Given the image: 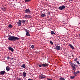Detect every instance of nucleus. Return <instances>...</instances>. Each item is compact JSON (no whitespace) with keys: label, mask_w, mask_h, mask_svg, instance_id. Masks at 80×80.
<instances>
[{"label":"nucleus","mask_w":80,"mask_h":80,"mask_svg":"<svg viewBox=\"0 0 80 80\" xmlns=\"http://www.w3.org/2000/svg\"><path fill=\"white\" fill-rule=\"evenodd\" d=\"M8 40L9 41H13V42H15V41H17V40H19V38L12 36H8Z\"/></svg>","instance_id":"nucleus-1"},{"label":"nucleus","mask_w":80,"mask_h":80,"mask_svg":"<svg viewBox=\"0 0 80 80\" xmlns=\"http://www.w3.org/2000/svg\"><path fill=\"white\" fill-rule=\"evenodd\" d=\"M65 8V6L64 5L61 6L59 7V9L60 10H62Z\"/></svg>","instance_id":"nucleus-2"},{"label":"nucleus","mask_w":80,"mask_h":80,"mask_svg":"<svg viewBox=\"0 0 80 80\" xmlns=\"http://www.w3.org/2000/svg\"><path fill=\"white\" fill-rule=\"evenodd\" d=\"M56 50H62V47L59 46H57L55 48Z\"/></svg>","instance_id":"nucleus-3"},{"label":"nucleus","mask_w":80,"mask_h":80,"mask_svg":"<svg viewBox=\"0 0 80 80\" xmlns=\"http://www.w3.org/2000/svg\"><path fill=\"white\" fill-rule=\"evenodd\" d=\"M39 78H41V79L45 78H46V76L43 75L41 74L39 76Z\"/></svg>","instance_id":"nucleus-4"},{"label":"nucleus","mask_w":80,"mask_h":80,"mask_svg":"<svg viewBox=\"0 0 80 80\" xmlns=\"http://www.w3.org/2000/svg\"><path fill=\"white\" fill-rule=\"evenodd\" d=\"M32 13V12L30 11V10L28 9H27L25 10V13Z\"/></svg>","instance_id":"nucleus-5"},{"label":"nucleus","mask_w":80,"mask_h":80,"mask_svg":"<svg viewBox=\"0 0 80 80\" xmlns=\"http://www.w3.org/2000/svg\"><path fill=\"white\" fill-rule=\"evenodd\" d=\"M8 49L9 50H10V51H12V52H13L14 51V49H13V48L10 47H8Z\"/></svg>","instance_id":"nucleus-6"},{"label":"nucleus","mask_w":80,"mask_h":80,"mask_svg":"<svg viewBox=\"0 0 80 80\" xmlns=\"http://www.w3.org/2000/svg\"><path fill=\"white\" fill-rule=\"evenodd\" d=\"M21 23V20H19V22H17L18 26L19 27L21 26V24H22Z\"/></svg>","instance_id":"nucleus-7"},{"label":"nucleus","mask_w":80,"mask_h":80,"mask_svg":"<svg viewBox=\"0 0 80 80\" xmlns=\"http://www.w3.org/2000/svg\"><path fill=\"white\" fill-rule=\"evenodd\" d=\"M48 64H47V63H45V64H42V66L43 67H48Z\"/></svg>","instance_id":"nucleus-8"},{"label":"nucleus","mask_w":80,"mask_h":80,"mask_svg":"<svg viewBox=\"0 0 80 80\" xmlns=\"http://www.w3.org/2000/svg\"><path fill=\"white\" fill-rule=\"evenodd\" d=\"M40 15H41V17H43V18H44V17H46V15L44 14L41 13L40 14Z\"/></svg>","instance_id":"nucleus-9"},{"label":"nucleus","mask_w":80,"mask_h":80,"mask_svg":"<svg viewBox=\"0 0 80 80\" xmlns=\"http://www.w3.org/2000/svg\"><path fill=\"white\" fill-rule=\"evenodd\" d=\"M69 45L70 46V48H72V50H74V49H75L73 46L71 44H69Z\"/></svg>","instance_id":"nucleus-10"},{"label":"nucleus","mask_w":80,"mask_h":80,"mask_svg":"<svg viewBox=\"0 0 80 80\" xmlns=\"http://www.w3.org/2000/svg\"><path fill=\"white\" fill-rule=\"evenodd\" d=\"M5 71H2L0 72V75H4L5 73Z\"/></svg>","instance_id":"nucleus-11"},{"label":"nucleus","mask_w":80,"mask_h":80,"mask_svg":"<svg viewBox=\"0 0 80 80\" xmlns=\"http://www.w3.org/2000/svg\"><path fill=\"white\" fill-rule=\"evenodd\" d=\"M21 67H22V68H26V66H25V64H23L22 66H21Z\"/></svg>","instance_id":"nucleus-12"},{"label":"nucleus","mask_w":80,"mask_h":80,"mask_svg":"<svg viewBox=\"0 0 80 80\" xmlns=\"http://www.w3.org/2000/svg\"><path fill=\"white\" fill-rule=\"evenodd\" d=\"M6 70L7 71V72H8V71H9V70H10V67H9L8 66H7L6 68Z\"/></svg>","instance_id":"nucleus-13"},{"label":"nucleus","mask_w":80,"mask_h":80,"mask_svg":"<svg viewBox=\"0 0 80 80\" xmlns=\"http://www.w3.org/2000/svg\"><path fill=\"white\" fill-rule=\"evenodd\" d=\"M22 75L23 77H25L26 76H27V74L26 73V72H23V73Z\"/></svg>","instance_id":"nucleus-14"},{"label":"nucleus","mask_w":80,"mask_h":80,"mask_svg":"<svg viewBox=\"0 0 80 80\" xmlns=\"http://www.w3.org/2000/svg\"><path fill=\"white\" fill-rule=\"evenodd\" d=\"M70 65L72 67H73V66H76V65L74 63H73L72 62L70 63Z\"/></svg>","instance_id":"nucleus-15"},{"label":"nucleus","mask_w":80,"mask_h":80,"mask_svg":"<svg viewBox=\"0 0 80 80\" xmlns=\"http://www.w3.org/2000/svg\"><path fill=\"white\" fill-rule=\"evenodd\" d=\"M72 67L73 70L74 71H75V70H76V68L75 67V66H72Z\"/></svg>","instance_id":"nucleus-16"},{"label":"nucleus","mask_w":80,"mask_h":80,"mask_svg":"<svg viewBox=\"0 0 80 80\" xmlns=\"http://www.w3.org/2000/svg\"><path fill=\"white\" fill-rule=\"evenodd\" d=\"M1 9L3 11H5V10H6V8H5V7H3L1 8Z\"/></svg>","instance_id":"nucleus-17"},{"label":"nucleus","mask_w":80,"mask_h":80,"mask_svg":"<svg viewBox=\"0 0 80 80\" xmlns=\"http://www.w3.org/2000/svg\"><path fill=\"white\" fill-rule=\"evenodd\" d=\"M26 36H30V33L28 32H27L26 33Z\"/></svg>","instance_id":"nucleus-18"},{"label":"nucleus","mask_w":80,"mask_h":80,"mask_svg":"<svg viewBox=\"0 0 80 80\" xmlns=\"http://www.w3.org/2000/svg\"><path fill=\"white\" fill-rule=\"evenodd\" d=\"M26 21V20H22V21L21 20V23H25Z\"/></svg>","instance_id":"nucleus-19"},{"label":"nucleus","mask_w":80,"mask_h":80,"mask_svg":"<svg viewBox=\"0 0 80 80\" xmlns=\"http://www.w3.org/2000/svg\"><path fill=\"white\" fill-rule=\"evenodd\" d=\"M8 27L9 28H12L13 26H12V25L10 24L8 26Z\"/></svg>","instance_id":"nucleus-20"},{"label":"nucleus","mask_w":80,"mask_h":80,"mask_svg":"<svg viewBox=\"0 0 80 80\" xmlns=\"http://www.w3.org/2000/svg\"><path fill=\"white\" fill-rule=\"evenodd\" d=\"M51 33L52 34V35H55V32H54L53 31H51Z\"/></svg>","instance_id":"nucleus-21"},{"label":"nucleus","mask_w":80,"mask_h":80,"mask_svg":"<svg viewBox=\"0 0 80 80\" xmlns=\"http://www.w3.org/2000/svg\"><path fill=\"white\" fill-rule=\"evenodd\" d=\"M25 2H30L31 1V0H25Z\"/></svg>","instance_id":"nucleus-22"},{"label":"nucleus","mask_w":80,"mask_h":80,"mask_svg":"<svg viewBox=\"0 0 80 80\" xmlns=\"http://www.w3.org/2000/svg\"><path fill=\"white\" fill-rule=\"evenodd\" d=\"M59 80H65V78H62V77H61L60 78H59Z\"/></svg>","instance_id":"nucleus-23"},{"label":"nucleus","mask_w":80,"mask_h":80,"mask_svg":"<svg viewBox=\"0 0 80 80\" xmlns=\"http://www.w3.org/2000/svg\"><path fill=\"white\" fill-rule=\"evenodd\" d=\"M69 78H71V79H73V77L72 76H70L69 77Z\"/></svg>","instance_id":"nucleus-24"},{"label":"nucleus","mask_w":80,"mask_h":80,"mask_svg":"<svg viewBox=\"0 0 80 80\" xmlns=\"http://www.w3.org/2000/svg\"><path fill=\"white\" fill-rule=\"evenodd\" d=\"M28 18H32V17L31 16H30V15H28Z\"/></svg>","instance_id":"nucleus-25"},{"label":"nucleus","mask_w":80,"mask_h":80,"mask_svg":"<svg viewBox=\"0 0 80 80\" xmlns=\"http://www.w3.org/2000/svg\"><path fill=\"white\" fill-rule=\"evenodd\" d=\"M50 42L51 45H53V43L52 42V41H50Z\"/></svg>","instance_id":"nucleus-26"},{"label":"nucleus","mask_w":80,"mask_h":80,"mask_svg":"<svg viewBox=\"0 0 80 80\" xmlns=\"http://www.w3.org/2000/svg\"><path fill=\"white\" fill-rule=\"evenodd\" d=\"M76 62H77V63L78 64V65H80V62H79V61H77Z\"/></svg>","instance_id":"nucleus-27"},{"label":"nucleus","mask_w":80,"mask_h":80,"mask_svg":"<svg viewBox=\"0 0 80 80\" xmlns=\"http://www.w3.org/2000/svg\"><path fill=\"white\" fill-rule=\"evenodd\" d=\"M31 47V48H34V45H32Z\"/></svg>","instance_id":"nucleus-28"},{"label":"nucleus","mask_w":80,"mask_h":80,"mask_svg":"<svg viewBox=\"0 0 80 80\" xmlns=\"http://www.w3.org/2000/svg\"><path fill=\"white\" fill-rule=\"evenodd\" d=\"M25 18H28V15H26L24 16Z\"/></svg>","instance_id":"nucleus-29"},{"label":"nucleus","mask_w":80,"mask_h":80,"mask_svg":"<svg viewBox=\"0 0 80 80\" xmlns=\"http://www.w3.org/2000/svg\"><path fill=\"white\" fill-rule=\"evenodd\" d=\"M6 58L8 59V60H9L10 59V57H6Z\"/></svg>","instance_id":"nucleus-30"},{"label":"nucleus","mask_w":80,"mask_h":80,"mask_svg":"<svg viewBox=\"0 0 80 80\" xmlns=\"http://www.w3.org/2000/svg\"><path fill=\"white\" fill-rule=\"evenodd\" d=\"M77 73H80V71H78L77 72Z\"/></svg>","instance_id":"nucleus-31"},{"label":"nucleus","mask_w":80,"mask_h":80,"mask_svg":"<svg viewBox=\"0 0 80 80\" xmlns=\"http://www.w3.org/2000/svg\"><path fill=\"white\" fill-rule=\"evenodd\" d=\"M73 74H77V72H73Z\"/></svg>","instance_id":"nucleus-32"},{"label":"nucleus","mask_w":80,"mask_h":80,"mask_svg":"<svg viewBox=\"0 0 80 80\" xmlns=\"http://www.w3.org/2000/svg\"><path fill=\"white\" fill-rule=\"evenodd\" d=\"M74 61L75 62H76V61H77V58H76L75 59H74Z\"/></svg>","instance_id":"nucleus-33"},{"label":"nucleus","mask_w":80,"mask_h":80,"mask_svg":"<svg viewBox=\"0 0 80 80\" xmlns=\"http://www.w3.org/2000/svg\"><path fill=\"white\" fill-rule=\"evenodd\" d=\"M38 66L40 67H42V65H39Z\"/></svg>","instance_id":"nucleus-34"},{"label":"nucleus","mask_w":80,"mask_h":80,"mask_svg":"<svg viewBox=\"0 0 80 80\" xmlns=\"http://www.w3.org/2000/svg\"><path fill=\"white\" fill-rule=\"evenodd\" d=\"M48 80H52V79L49 78V79H48Z\"/></svg>","instance_id":"nucleus-35"},{"label":"nucleus","mask_w":80,"mask_h":80,"mask_svg":"<svg viewBox=\"0 0 80 80\" xmlns=\"http://www.w3.org/2000/svg\"><path fill=\"white\" fill-rule=\"evenodd\" d=\"M52 19V18H51L49 19V20L50 21H51V20Z\"/></svg>","instance_id":"nucleus-36"},{"label":"nucleus","mask_w":80,"mask_h":80,"mask_svg":"<svg viewBox=\"0 0 80 80\" xmlns=\"http://www.w3.org/2000/svg\"><path fill=\"white\" fill-rule=\"evenodd\" d=\"M28 80H32V79L29 78L28 79Z\"/></svg>","instance_id":"nucleus-37"},{"label":"nucleus","mask_w":80,"mask_h":80,"mask_svg":"<svg viewBox=\"0 0 80 80\" xmlns=\"http://www.w3.org/2000/svg\"><path fill=\"white\" fill-rule=\"evenodd\" d=\"M72 77H73V78H75V76H73Z\"/></svg>","instance_id":"nucleus-38"},{"label":"nucleus","mask_w":80,"mask_h":80,"mask_svg":"<svg viewBox=\"0 0 80 80\" xmlns=\"http://www.w3.org/2000/svg\"><path fill=\"white\" fill-rule=\"evenodd\" d=\"M74 75H75V76H76V77H77V75H76V74H74Z\"/></svg>","instance_id":"nucleus-39"},{"label":"nucleus","mask_w":80,"mask_h":80,"mask_svg":"<svg viewBox=\"0 0 80 80\" xmlns=\"http://www.w3.org/2000/svg\"><path fill=\"white\" fill-rule=\"evenodd\" d=\"M50 12H49L48 13V15H50Z\"/></svg>","instance_id":"nucleus-40"},{"label":"nucleus","mask_w":80,"mask_h":80,"mask_svg":"<svg viewBox=\"0 0 80 80\" xmlns=\"http://www.w3.org/2000/svg\"><path fill=\"white\" fill-rule=\"evenodd\" d=\"M69 1H72V0H68Z\"/></svg>","instance_id":"nucleus-41"},{"label":"nucleus","mask_w":80,"mask_h":80,"mask_svg":"<svg viewBox=\"0 0 80 80\" xmlns=\"http://www.w3.org/2000/svg\"><path fill=\"white\" fill-rule=\"evenodd\" d=\"M13 58H12V59H11V60H13Z\"/></svg>","instance_id":"nucleus-42"},{"label":"nucleus","mask_w":80,"mask_h":80,"mask_svg":"<svg viewBox=\"0 0 80 80\" xmlns=\"http://www.w3.org/2000/svg\"><path fill=\"white\" fill-rule=\"evenodd\" d=\"M75 66H76V67H78V66L77 65H76Z\"/></svg>","instance_id":"nucleus-43"}]
</instances>
